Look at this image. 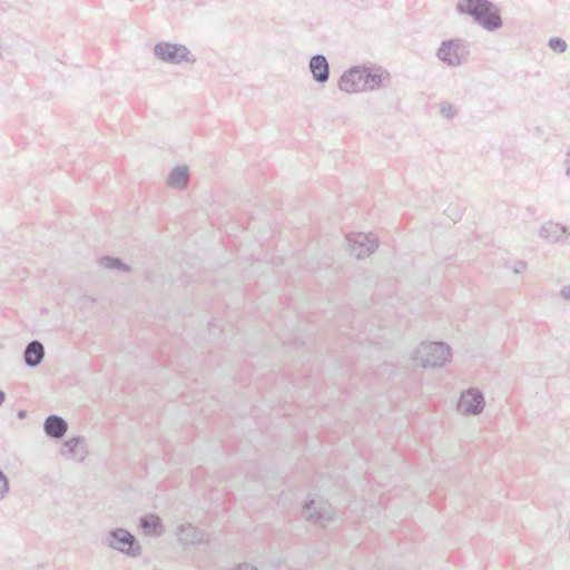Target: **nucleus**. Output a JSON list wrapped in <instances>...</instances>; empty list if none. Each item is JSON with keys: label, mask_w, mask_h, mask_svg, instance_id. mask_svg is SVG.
Here are the masks:
<instances>
[{"label": "nucleus", "mask_w": 570, "mask_h": 570, "mask_svg": "<svg viewBox=\"0 0 570 570\" xmlns=\"http://www.w3.org/2000/svg\"><path fill=\"white\" fill-rule=\"evenodd\" d=\"M525 267H527L525 263L523 261H519L513 266V273L520 274L525 269Z\"/></svg>", "instance_id": "24"}, {"label": "nucleus", "mask_w": 570, "mask_h": 570, "mask_svg": "<svg viewBox=\"0 0 570 570\" xmlns=\"http://www.w3.org/2000/svg\"><path fill=\"white\" fill-rule=\"evenodd\" d=\"M549 47L551 50L562 53L567 50V42L561 38L553 37L549 40Z\"/></svg>", "instance_id": "20"}, {"label": "nucleus", "mask_w": 570, "mask_h": 570, "mask_svg": "<svg viewBox=\"0 0 570 570\" xmlns=\"http://www.w3.org/2000/svg\"><path fill=\"white\" fill-rule=\"evenodd\" d=\"M154 56L161 62L169 65L195 63L197 60L185 45L168 41L157 42L154 46Z\"/></svg>", "instance_id": "4"}, {"label": "nucleus", "mask_w": 570, "mask_h": 570, "mask_svg": "<svg viewBox=\"0 0 570 570\" xmlns=\"http://www.w3.org/2000/svg\"><path fill=\"white\" fill-rule=\"evenodd\" d=\"M61 454L82 461L87 455L85 439L82 436H73L65 441L61 448Z\"/></svg>", "instance_id": "13"}, {"label": "nucleus", "mask_w": 570, "mask_h": 570, "mask_svg": "<svg viewBox=\"0 0 570 570\" xmlns=\"http://www.w3.org/2000/svg\"><path fill=\"white\" fill-rule=\"evenodd\" d=\"M350 252L357 259L370 256L377 248V239L373 234H355L346 237Z\"/></svg>", "instance_id": "7"}, {"label": "nucleus", "mask_w": 570, "mask_h": 570, "mask_svg": "<svg viewBox=\"0 0 570 570\" xmlns=\"http://www.w3.org/2000/svg\"><path fill=\"white\" fill-rule=\"evenodd\" d=\"M469 43L460 38L443 40L436 51V58L449 67H460L468 61Z\"/></svg>", "instance_id": "3"}, {"label": "nucleus", "mask_w": 570, "mask_h": 570, "mask_svg": "<svg viewBox=\"0 0 570 570\" xmlns=\"http://www.w3.org/2000/svg\"><path fill=\"white\" fill-rule=\"evenodd\" d=\"M560 295L564 298L570 301V285H566L561 288Z\"/></svg>", "instance_id": "25"}, {"label": "nucleus", "mask_w": 570, "mask_h": 570, "mask_svg": "<svg viewBox=\"0 0 570 570\" xmlns=\"http://www.w3.org/2000/svg\"><path fill=\"white\" fill-rule=\"evenodd\" d=\"M364 72L365 65L353 66L350 69L345 70L338 79V89L347 94L365 92Z\"/></svg>", "instance_id": "6"}, {"label": "nucleus", "mask_w": 570, "mask_h": 570, "mask_svg": "<svg viewBox=\"0 0 570 570\" xmlns=\"http://www.w3.org/2000/svg\"><path fill=\"white\" fill-rule=\"evenodd\" d=\"M389 79L390 73L384 68L365 66L364 91H375Z\"/></svg>", "instance_id": "11"}, {"label": "nucleus", "mask_w": 570, "mask_h": 570, "mask_svg": "<svg viewBox=\"0 0 570 570\" xmlns=\"http://www.w3.org/2000/svg\"><path fill=\"white\" fill-rule=\"evenodd\" d=\"M455 210L454 208L452 207H448L446 212H448V216L451 217L452 220H455V217L454 216H451V212Z\"/></svg>", "instance_id": "28"}, {"label": "nucleus", "mask_w": 570, "mask_h": 570, "mask_svg": "<svg viewBox=\"0 0 570 570\" xmlns=\"http://www.w3.org/2000/svg\"><path fill=\"white\" fill-rule=\"evenodd\" d=\"M105 543L128 557L137 558L141 554V546L137 538L124 528H116L109 531Z\"/></svg>", "instance_id": "5"}, {"label": "nucleus", "mask_w": 570, "mask_h": 570, "mask_svg": "<svg viewBox=\"0 0 570 570\" xmlns=\"http://www.w3.org/2000/svg\"><path fill=\"white\" fill-rule=\"evenodd\" d=\"M189 180V171L187 166H176L169 173L167 184L176 189H184L187 187Z\"/></svg>", "instance_id": "18"}, {"label": "nucleus", "mask_w": 570, "mask_h": 570, "mask_svg": "<svg viewBox=\"0 0 570 570\" xmlns=\"http://www.w3.org/2000/svg\"><path fill=\"white\" fill-rule=\"evenodd\" d=\"M485 405L483 393L478 389H469L462 392L458 403V410L468 415L480 414Z\"/></svg>", "instance_id": "8"}, {"label": "nucleus", "mask_w": 570, "mask_h": 570, "mask_svg": "<svg viewBox=\"0 0 570 570\" xmlns=\"http://www.w3.org/2000/svg\"><path fill=\"white\" fill-rule=\"evenodd\" d=\"M569 234L568 227L554 222H548L540 228L539 235L549 243H561Z\"/></svg>", "instance_id": "12"}, {"label": "nucleus", "mask_w": 570, "mask_h": 570, "mask_svg": "<svg viewBox=\"0 0 570 570\" xmlns=\"http://www.w3.org/2000/svg\"><path fill=\"white\" fill-rule=\"evenodd\" d=\"M6 401V393L0 390V406L3 404V402Z\"/></svg>", "instance_id": "26"}, {"label": "nucleus", "mask_w": 570, "mask_h": 570, "mask_svg": "<svg viewBox=\"0 0 570 570\" xmlns=\"http://www.w3.org/2000/svg\"><path fill=\"white\" fill-rule=\"evenodd\" d=\"M441 115L446 119H452L456 116V109L451 104H443L440 108Z\"/></svg>", "instance_id": "21"}, {"label": "nucleus", "mask_w": 570, "mask_h": 570, "mask_svg": "<svg viewBox=\"0 0 570 570\" xmlns=\"http://www.w3.org/2000/svg\"><path fill=\"white\" fill-rule=\"evenodd\" d=\"M303 514L305 518L313 523H326L331 521L334 517V510L325 501H318L311 499L308 500L303 508Z\"/></svg>", "instance_id": "9"}, {"label": "nucleus", "mask_w": 570, "mask_h": 570, "mask_svg": "<svg viewBox=\"0 0 570 570\" xmlns=\"http://www.w3.org/2000/svg\"><path fill=\"white\" fill-rule=\"evenodd\" d=\"M178 540L185 544H195L203 542L205 539V533L199 529L195 528L193 524H181L177 531Z\"/></svg>", "instance_id": "16"}, {"label": "nucleus", "mask_w": 570, "mask_h": 570, "mask_svg": "<svg viewBox=\"0 0 570 570\" xmlns=\"http://www.w3.org/2000/svg\"><path fill=\"white\" fill-rule=\"evenodd\" d=\"M17 415L19 419H23V417H26L27 412L24 410H20Z\"/></svg>", "instance_id": "27"}, {"label": "nucleus", "mask_w": 570, "mask_h": 570, "mask_svg": "<svg viewBox=\"0 0 570 570\" xmlns=\"http://www.w3.org/2000/svg\"><path fill=\"white\" fill-rule=\"evenodd\" d=\"M139 525L146 535L158 537L164 532L161 519L156 514H146L141 517Z\"/></svg>", "instance_id": "17"}, {"label": "nucleus", "mask_w": 570, "mask_h": 570, "mask_svg": "<svg viewBox=\"0 0 570 570\" xmlns=\"http://www.w3.org/2000/svg\"><path fill=\"white\" fill-rule=\"evenodd\" d=\"M9 492V480L7 475L0 470V501L6 497Z\"/></svg>", "instance_id": "22"}, {"label": "nucleus", "mask_w": 570, "mask_h": 570, "mask_svg": "<svg viewBox=\"0 0 570 570\" xmlns=\"http://www.w3.org/2000/svg\"><path fill=\"white\" fill-rule=\"evenodd\" d=\"M99 265L108 269H120L128 272L130 268L127 264L122 263L119 258L111 256H101L99 258Z\"/></svg>", "instance_id": "19"}, {"label": "nucleus", "mask_w": 570, "mask_h": 570, "mask_svg": "<svg viewBox=\"0 0 570 570\" xmlns=\"http://www.w3.org/2000/svg\"><path fill=\"white\" fill-rule=\"evenodd\" d=\"M308 69L315 82L324 85L328 81L331 69L328 60L324 55L317 53L312 56L308 61Z\"/></svg>", "instance_id": "10"}, {"label": "nucleus", "mask_w": 570, "mask_h": 570, "mask_svg": "<svg viewBox=\"0 0 570 570\" xmlns=\"http://www.w3.org/2000/svg\"><path fill=\"white\" fill-rule=\"evenodd\" d=\"M45 357V347L40 341L33 340L27 344L23 351L24 363L29 367L38 366Z\"/></svg>", "instance_id": "15"}, {"label": "nucleus", "mask_w": 570, "mask_h": 570, "mask_svg": "<svg viewBox=\"0 0 570 570\" xmlns=\"http://www.w3.org/2000/svg\"><path fill=\"white\" fill-rule=\"evenodd\" d=\"M451 356V348L442 342L421 343L414 354V360L423 367H441Z\"/></svg>", "instance_id": "2"}, {"label": "nucleus", "mask_w": 570, "mask_h": 570, "mask_svg": "<svg viewBox=\"0 0 570 570\" xmlns=\"http://www.w3.org/2000/svg\"><path fill=\"white\" fill-rule=\"evenodd\" d=\"M68 430V423L61 416L51 414L43 423V431L47 436L52 439H61Z\"/></svg>", "instance_id": "14"}, {"label": "nucleus", "mask_w": 570, "mask_h": 570, "mask_svg": "<svg viewBox=\"0 0 570 570\" xmlns=\"http://www.w3.org/2000/svg\"><path fill=\"white\" fill-rule=\"evenodd\" d=\"M451 216H454L455 219H458L460 217L459 213H456V212H455V214H454V212H451Z\"/></svg>", "instance_id": "29"}, {"label": "nucleus", "mask_w": 570, "mask_h": 570, "mask_svg": "<svg viewBox=\"0 0 570 570\" xmlns=\"http://www.w3.org/2000/svg\"><path fill=\"white\" fill-rule=\"evenodd\" d=\"M563 168L566 177L570 180V149L564 155Z\"/></svg>", "instance_id": "23"}, {"label": "nucleus", "mask_w": 570, "mask_h": 570, "mask_svg": "<svg viewBox=\"0 0 570 570\" xmlns=\"http://www.w3.org/2000/svg\"><path fill=\"white\" fill-rule=\"evenodd\" d=\"M458 12L472 17L473 21L488 31L503 26L500 9L490 0H459Z\"/></svg>", "instance_id": "1"}]
</instances>
